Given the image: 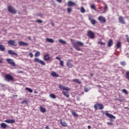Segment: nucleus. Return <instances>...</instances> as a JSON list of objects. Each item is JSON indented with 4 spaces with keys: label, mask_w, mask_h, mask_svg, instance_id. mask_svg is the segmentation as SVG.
<instances>
[{
    "label": "nucleus",
    "mask_w": 129,
    "mask_h": 129,
    "mask_svg": "<svg viewBox=\"0 0 129 129\" xmlns=\"http://www.w3.org/2000/svg\"><path fill=\"white\" fill-rule=\"evenodd\" d=\"M72 45L77 51H81V48L79 47H82L84 45L82 42L77 41L76 42H72Z\"/></svg>",
    "instance_id": "nucleus-1"
},
{
    "label": "nucleus",
    "mask_w": 129,
    "mask_h": 129,
    "mask_svg": "<svg viewBox=\"0 0 129 129\" xmlns=\"http://www.w3.org/2000/svg\"><path fill=\"white\" fill-rule=\"evenodd\" d=\"M5 80L7 82L10 81H14V77L10 75V74H6L5 75Z\"/></svg>",
    "instance_id": "nucleus-2"
},
{
    "label": "nucleus",
    "mask_w": 129,
    "mask_h": 129,
    "mask_svg": "<svg viewBox=\"0 0 129 129\" xmlns=\"http://www.w3.org/2000/svg\"><path fill=\"white\" fill-rule=\"evenodd\" d=\"M94 109L95 110H97L98 109H103L104 108V107H103V105L101 104H99L98 103H96L94 106Z\"/></svg>",
    "instance_id": "nucleus-3"
},
{
    "label": "nucleus",
    "mask_w": 129,
    "mask_h": 129,
    "mask_svg": "<svg viewBox=\"0 0 129 129\" xmlns=\"http://www.w3.org/2000/svg\"><path fill=\"white\" fill-rule=\"evenodd\" d=\"M87 36L90 38V39H94L95 38V35H94V32L91 30H88L87 32Z\"/></svg>",
    "instance_id": "nucleus-4"
},
{
    "label": "nucleus",
    "mask_w": 129,
    "mask_h": 129,
    "mask_svg": "<svg viewBox=\"0 0 129 129\" xmlns=\"http://www.w3.org/2000/svg\"><path fill=\"white\" fill-rule=\"evenodd\" d=\"M8 10L10 13H11V14H17V10L12 7V6H8Z\"/></svg>",
    "instance_id": "nucleus-5"
},
{
    "label": "nucleus",
    "mask_w": 129,
    "mask_h": 129,
    "mask_svg": "<svg viewBox=\"0 0 129 129\" xmlns=\"http://www.w3.org/2000/svg\"><path fill=\"white\" fill-rule=\"evenodd\" d=\"M6 62L8 63V64H10V65H11V66H13V67H16V63L14 61V60H13L12 58L6 59Z\"/></svg>",
    "instance_id": "nucleus-6"
},
{
    "label": "nucleus",
    "mask_w": 129,
    "mask_h": 129,
    "mask_svg": "<svg viewBox=\"0 0 129 129\" xmlns=\"http://www.w3.org/2000/svg\"><path fill=\"white\" fill-rule=\"evenodd\" d=\"M34 62H37V63H39L41 65H43V66L46 65V63H45V62L44 61L40 59V58H39L36 57L34 59Z\"/></svg>",
    "instance_id": "nucleus-7"
},
{
    "label": "nucleus",
    "mask_w": 129,
    "mask_h": 129,
    "mask_svg": "<svg viewBox=\"0 0 129 129\" xmlns=\"http://www.w3.org/2000/svg\"><path fill=\"white\" fill-rule=\"evenodd\" d=\"M105 115L109 117V118H111L112 119H115L116 117L113 115L108 113V111H106L105 113Z\"/></svg>",
    "instance_id": "nucleus-8"
},
{
    "label": "nucleus",
    "mask_w": 129,
    "mask_h": 129,
    "mask_svg": "<svg viewBox=\"0 0 129 129\" xmlns=\"http://www.w3.org/2000/svg\"><path fill=\"white\" fill-rule=\"evenodd\" d=\"M98 20L102 23H104L106 22V19H105V17L101 16H99Z\"/></svg>",
    "instance_id": "nucleus-9"
},
{
    "label": "nucleus",
    "mask_w": 129,
    "mask_h": 129,
    "mask_svg": "<svg viewBox=\"0 0 129 129\" xmlns=\"http://www.w3.org/2000/svg\"><path fill=\"white\" fill-rule=\"evenodd\" d=\"M8 44H9V45H11V46H18V44L15 40H10L8 41Z\"/></svg>",
    "instance_id": "nucleus-10"
},
{
    "label": "nucleus",
    "mask_w": 129,
    "mask_h": 129,
    "mask_svg": "<svg viewBox=\"0 0 129 129\" xmlns=\"http://www.w3.org/2000/svg\"><path fill=\"white\" fill-rule=\"evenodd\" d=\"M58 88L59 89H61V90H66V91H69V90H70V89H69V88L63 86H62V85H59L58 86Z\"/></svg>",
    "instance_id": "nucleus-11"
},
{
    "label": "nucleus",
    "mask_w": 129,
    "mask_h": 129,
    "mask_svg": "<svg viewBox=\"0 0 129 129\" xmlns=\"http://www.w3.org/2000/svg\"><path fill=\"white\" fill-rule=\"evenodd\" d=\"M70 61L73 62V60L69 59V61L67 62V66L68 68H72L73 67V64Z\"/></svg>",
    "instance_id": "nucleus-12"
},
{
    "label": "nucleus",
    "mask_w": 129,
    "mask_h": 129,
    "mask_svg": "<svg viewBox=\"0 0 129 129\" xmlns=\"http://www.w3.org/2000/svg\"><path fill=\"white\" fill-rule=\"evenodd\" d=\"M4 121L5 122H7V123H15V122H16V121L14 119H6Z\"/></svg>",
    "instance_id": "nucleus-13"
},
{
    "label": "nucleus",
    "mask_w": 129,
    "mask_h": 129,
    "mask_svg": "<svg viewBox=\"0 0 129 129\" xmlns=\"http://www.w3.org/2000/svg\"><path fill=\"white\" fill-rule=\"evenodd\" d=\"M118 21L119 23H120L122 25H125V21H124V20H123V17H122V16H120L119 17Z\"/></svg>",
    "instance_id": "nucleus-14"
},
{
    "label": "nucleus",
    "mask_w": 129,
    "mask_h": 129,
    "mask_svg": "<svg viewBox=\"0 0 129 129\" xmlns=\"http://www.w3.org/2000/svg\"><path fill=\"white\" fill-rule=\"evenodd\" d=\"M43 59L44 61H49L51 57H50V55L49 54H46L44 55Z\"/></svg>",
    "instance_id": "nucleus-15"
},
{
    "label": "nucleus",
    "mask_w": 129,
    "mask_h": 129,
    "mask_svg": "<svg viewBox=\"0 0 129 129\" xmlns=\"http://www.w3.org/2000/svg\"><path fill=\"white\" fill-rule=\"evenodd\" d=\"M8 54H9V55H14L15 56H18L17 53L14 51L13 50H9Z\"/></svg>",
    "instance_id": "nucleus-16"
},
{
    "label": "nucleus",
    "mask_w": 129,
    "mask_h": 129,
    "mask_svg": "<svg viewBox=\"0 0 129 129\" xmlns=\"http://www.w3.org/2000/svg\"><path fill=\"white\" fill-rule=\"evenodd\" d=\"M60 124L62 125V126H63V127H66V126H68V124L67 122H66L65 121H62V119L60 120Z\"/></svg>",
    "instance_id": "nucleus-17"
},
{
    "label": "nucleus",
    "mask_w": 129,
    "mask_h": 129,
    "mask_svg": "<svg viewBox=\"0 0 129 129\" xmlns=\"http://www.w3.org/2000/svg\"><path fill=\"white\" fill-rule=\"evenodd\" d=\"M73 6H76V4H75V3L72 2V1L68 2V7H73Z\"/></svg>",
    "instance_id": "nucleus-18"
},
{
    "label": "nucleus",
    "mask_w": 129,
    "mask_h": 129,
    "mask_svg": "<svg viewBox=\"0 0 129 129\" xmlns=\"http://www.w3.org/2000/svg\"><path fill=\"white\" fill-rule=\"evenodd\" d=\"M89 21H90L91 23L93 26H94V25H95V24H96V21L94 19H91V18L90 17H89Z\"/></svg>",
    "instance_id": "nucleus-19"
},
{
    "label": "nucleus",
    "mask_w": 129,
    "mask_h": 129,
    "mask_svg": "<svg viewBox=\"0 0 129 129\" xmlns=\"http://www.w3.org/2000/svg\"><path fill=\"white\" fill-rule=\"evenodd\" d=\"M73 82L74 83H77L78 84H81V81L78 79H74L72 80Z\"/></svg>",
    "instance_id": "nucleus-20"
},
{
    "label": "nucleus",
    "mask_w": 129,
    "mask_h": 129,
    "mask_svg": "<svg viewBox=\"0 0 129 129\" xmlns=\"http://www.w3.org/2000/svg\"><path fill=\"white\" fill-rule=\"evenodd\" d=\"M112 45H113V41H112V39H109L108 41L107 46L111 47Z\"/></svg>",
    "instance_id": "nucleus-21"
},
{
    "label": "nucleus",
    "mask_w": 129,
    "mask_h": 129,
    "mask_svg": "<svg viewBox=\"0 0 129 129\" xmlns=\"http://www.w3.org/2000/svg\"><path fill=\"white\" fill-rule=\"evenodd\" d=\"M115 47H116V49H119V48H121V42H120V41H117L115 45Z\"/></svg>",
    "instance_id": "nucleus-22"
},
{
    "label": "nucleus",
    "mask_w": 129,
    "mask_h": 129,
    "mask_svg": "<svg viewBox=\"0 0 129 129\" xmlns=\"http://www.w3.org/2000/svg\"><path fill=\"white\" fill-rule=\"evenodd\" d=\"M51 75L52 77H60V76L58 74L56 73L55 72H52L51 73Z\"/></svg>",
    "instance_id": "nucleus-23"
},
{
    "label": "nucleus",
    "mask_w": 129,
    "mask_h": 129,
    "mask_svg": "<svg viewBox=\"0 0 129 129\" xmlns=\"http://www.w3.org/2000/svg\"><path fill=\"white\" fill-rule=\"evenodd\" d=\"M62 93L63 94V95H64V96H66L67 98H69L70 96V95H69V92L62 91Z\"/></svg>",
    "instance_id": "nucleus-24"
},
{
    "label": "nucleus",
    "mask_w": 129,
    "mask_h": 129,
    "mask_svg": "<svg viewBox=\"0 0 129 129\" xmlns=\"http://www.w3.org/2000/svg\"><path fill=\"white\" fill-rule=\"evenodd\" d=\"M20 46H28V43L24 42V41H19L18 42Z\"/></svg>",
    "instance_id": "nucleus-25"
},
{
    "label": "nucleus",
    "mask_w": 129,
    "mask_h": 129,
    "mask_svg": "<svg viewBox=\"0 0 129 129\" xmlns=\"http://www.w3.org/2000/svg\"><path fill=\"white\" fill-rule=\"evenodd\" d=\"M0 51H2V52L6 51V46L0 44Z\"/></svg>",
    "instance_id": "nucleus-26"
},
{
    "label": "nucleus",
    "mask_w": 129,
    "mask_h": 129,
    "mask_svg": "<svg viewBox=\"0 0 129 129\" xmlns=\"http://www.w3.org/2000/svg\"><path fill=\"white\" fill-rule=\"evenodd\" d=\"M46 41L47 42H48V43H54V39H52V38H47L46 39Z\"/></svg>",
    "instance_id": "nucleus-27"
},
{
    "label": "nucleus",
    "mask_w": 129,
    "mask_h": 129,
    "mask_svg": "<svg viewBox=\"0 0 129 129\" xmlns=\"http://www.w3.org/2000/svg\"><path fill=\"white\" fill-rule=\"evenodd\" d=\"M39 109H40V111H41V112H42V113H44L46 112V109L45 108H43L42 106H40L39 107Z\"/></svg>",
    "instance_id": "nucleus-28"
},
{
    "label": "nucleus",
    "mask_w": 129,
    "mask_h": 129,
    "mask_svg": "<svg viewBox=\"0 0 129 129\" xmlns=\"http://www.w3.org/2000/svg\"><path fill=\"white\" fill-rule=\"evenodd\" d=\"M1 126L2 127V128H6V127H8V125L6 124V123H2L1 124Z\"/></svg>",
    "instance_id": "nucleus-29"
},
{
    "label": "nucleus",
    "mask_w": 129,
    "mask_h": 129,
    "mask_svg": "<svg viewBox=\"0 0 129 129\" xmlns=\"http://www.w3.org/2000/svg\"><path fill=\"white\" fill-rule=\"evenodd\" d=\"M58 42L59 43H60V44H62L63 45L66 44V42L62 39H59Z\"/></svg>",
    "instance_id": "nucleus-30"
},
{
    "label": "nucleus",
    "mask_w": 129,
    "mask_h": 129,
    "mask_svg": "<svg viewBox=\"0 0 129 129\" xmlns=\"http://www.w3.org/2000/svg\"><path fill=\"white\" fill-rule=\"evenodd\" d=\"M71 113H72V114H73V115L74 116H78V114H77L76 113V112L75 111L72 110V111H71Z\"/></svg>",
    "instance_id": "nucleus-31"
},
{
    "label": "nucleus",
    "mask_w": 129,
    "mask_h": 129,
    "mask_svg": "<svg viewBox=\"0 0 129 129\" xmlns=\"http://www.w3.org/2000/svg\"><path fill=\"white\" fill-rule=\"evenodd\" d=\"M25 90L29 91V92H30V93H32L33 92V90H32V89H31L29 87H26Z\"/></svg>",
    "instance_id": "nucleus-32"
},
{
    "label": "nucleus",
    "mask_w": 129,
    "mask_h": 129,
    "mask_svg": "<svg viewBox=\"0 0 129 129\" xmlns=\"http://www.w3.org/2000/svg\"><path fill=\"white\" fill-rule=\"evenodd\" d=\"M40 55H41L40 51H36V52L35 53V57H39Z\"/></svg>",
    "instance_id": "nucleus-33"
},
{
    "label": "nucleus",
    "mask_w": 129,
    "mask_h": 129,
    "mask_svg": "<svg viewBox=\"0 0 129 129\" xmlns=\"http://www.w3.org/2000/svg\"><path fill=\"white\" fill-rule=\"evenodd\" d=\"M91 9H92V10H94V11H96V7H95V5H92L90 6Z\"/></svg>",
    "instance_id": "nucleus-34"
},
{
    "label": "nucleus",
    "mask_w": 129,
    "mask_h": 129,
    "mask_svg": "<svg viewBox=\"0 0 129 129\" xmlns=\"http://www.w3.org/2000/svg\"><path fill=\"white\" fill-rule=\"evenodd\" d=\"M50 97H51V98H53V99H55V98H56V95H55V94H50L49 95Z\"/></svg>",
    "instance_id": "nucleus-35"
},
{
    "label": "nucleus",
    "mask_w": 129,
    "mask_h": 129,
    "mask_svg": "<svg viewBox=\"0 0 129 129\" xmlns=\"http://www.w3.org/2000/svg\"><path fill=\"white\" fill-rule=\"evenodd\" d=\"M126 78L127 79V80L129 81V71H127L126 72V76H125Z\"/></svg>",
    "instance_id": "nucleus-36"
},
{
    "label": "nucleus",
    "mask_w": 129,
    "mask_h": 129,
    "mask_svg": "<svg viewBox=\"0 0 129 129\" xmlns=\"http://www.w3.org/2000/svg\"><path fill=\"white\" fill-rule=\"evenodd\" d=\"M59 63L61 67H64V61H63V60H60Z\"/></svg>",
    "instance_id": "nucleus-37"
},
{
    "label": "nucleus",
    "mask_w": 129,
    "mask_h": 129,
    "mask_svg": "<svg viewBox=\"0 0 129 129\" xmlns=\"http://www.w3.org/2000/svg\"><path fill=\"white\" fill-rule=\"evenodd\" d=\"M122 92H123L124 93H125V94H128L127 91H126V90H125L124 89L122 90Z\"/></svg>",
    "instance_id": "nucleus-38"
},
{
    "label": "nucleus",
    "mask_w": 129,
    "mask_h": 129,
    "mask_svg": "<svg viewBox=\"0 0 129 129\" xmlns=\"http://www.w3.org/2000/svg\"><path fill=\"white\" fill-rule=\"evenodd\" d=\"M120 64L122 65V66H125L126 65V63H125V61H121Z\"/></svg>",
    "instance_id": "nucleus-39"
},
{
    "label": "nucleus",
    "mask_w": 129,
    "mask_h": 129,
    "mask_svg": "<svg viewBox=\"0 0 129 129\" xmlns=\"http://www.w3.org/2000/svg\"><path fill=\"white\" fill-rule=\"evenodd\" d=\"M67 11L68 13H71V12H72V8H67Z\"/></svg>",
    "instance_id": "nucleus-40"
},
{
    "label": "nucleus",
    "mask_w": 129,
    "mask_h": 129,
    "mask_svg": "<svg viewBox=\"0 0 129 129\" xmlns=\"http://www.w3.org/2000/svg\"><path fill=\"white\" fill-rule=\"evenodd\" d=\"M81 12L83 13H84V12H85V9H84V8H83V7H82L81 8Z\"/></svg>",
    "instance_id": "nucleus-41"
},
{
    "label": "nucleus",
    "mask_w": 129,
    "mask_h": 129,
    "mask_svg": "<svg viewBox=\"0 0 129 129\" xmlns=\"http://www.w3.org/2000/svg\"><path fill=\"white\" fill-rule=\"evenodd\" d=\"M107 11V5L106 4L104 5V13Z\"/></svg>",
    "instance_id": "nucleus-42"
},
{
    "label": "nucleus",
    "mask_w": 129,
    "mask_h": 129,
    "mask_svg": "<svg viewBox=\"0 0 129 129\" xmlns=\"http://www.w3.org/2000/svg\"><path fill=\"white\" fill-rule=\"evenodd\" d=\"M36 22H37V23H43V21L40 20V19H37Z\"/></svg>",
    "instance_id": "nucleus-43"
},
{
    "label": "nucleus",
    "mask_w": 129,
    "mask_h": 129,
    "mask_svg": "<svg viewBox=\"0 0 129 129\" xmlns=\"http://www.w3.org/2000/svg\"><path fill=\"white\" fill-rule=\"evenodd\" d=\"M29 55L31 58H33V57H34V54H33V53L32 52L29 53Z\"/></svg>",
    "instance_id": "nucleus-44"
},
{
    "label": "nucleus",
    "mask_w": 129,
    "mask_h": 129,
    "mask_svg": "<svg viewBox=\"0 0 129 129\" xmlns=\"http://www.w3.org/2000/svg\"><path fill=\"white\" fill-rule=\"evenodd\" d=\"M84 91L85 92H88V91H89V89L88 88H85Z\"/></svg>",
    "instance_id": "nucleus-45"
},
{
    "label": "nucleus",
    "mask_w": 129,
    "mask_h": 129,
    "mask_svg": "<svg viewBox=\"0 0 129 129\" xmlns=\"http://www.w3.org/2000/svg\"><path fill=\"white\" fill-rule=\"evenodd\" d=\"M24 103H25V104H27L28 102L26 100H24V101L21 102V104H24Z\"/></svg>",
    "instance_id": "nucleus-46"
},
{
    "label": "nucleus",
    "mask_w": 129,
    "mask_h": 129,
    "mask_svg": "<svg viewBox=\"0 0 129 129\" xmlns=\"http://www.w3.org/2000/svg\"><path fill=\"white\" fill-rule=\"evenodd\" d=\"M55 59H56L57 60H59V61H61V57H60L59 56H56L55 57Z\"/></svg>",
    "instance_id": "nucleus-47"
},
{
    "label": "nucleus",
    "mask_w": 129,
    "mask_h": 129,
    "mask_svg": "<svg viewBox=\"0 0 129 129\" xmlns=\"http://www.w3.org/2000/svg\"><path fill=\"white\" fill-rule=\"evenodd\" d=\"M107 124H108L109 125H113V123L109 122H107Z\"/></svg>",
    "instance_id": "nucleus-48"
},
{
    "label": "nucleus",
    "mask_w": 129,
    "mask_h": 129,
    "mask_svg": "<svg viewBox=\"0 0 129 129\" xmlns=\"http://www.w3.org/2000/svg\"><path fill=\"white\" fill-rule=\"evenodd\" d=\"M98 43L100 44L101 45H105V43L102 42H99Z\"/></svg>",
    "instance_id": "nucleus-49"
},
{
    "label": "nucleus",
    "mask_w": 129,
    "mask_h": 129,
    "mask_svg": "<svg viewBox=\"0 0 129 129\" xmlns=\"http://www.w3.org/2000/svg\"><path fill=\"white\" fill-rule=\"evenodd\" d=\"M57 3H59V4H61L62 3V0H56Z\"/></svg>",
    "instance_id": "nucleus-50"
},
{
    "label": "nucleus",
    "mask_w": 129,
    "mask_h": 129,
    "mask_svg": "<svg viewBox=\"0 0 129 129\" xmlns=\"http://www.w3.org/2000/svg\"><path fill=\"white\" fill-rule=\"evenodd\" d=\"M88 129L91 128V126L88 125Z\"/></svg>",
    "instance_id": "nucleus-51"
},
{
    "label": "nucleus",
    "mask_w": 129,
    "mask_h": 129,
    "mask_svg": "<svg viewBox=\"0 0 129 129\" xmlns=\"http://www.w3.org/2000/svg\"><path fill=\"white\" fill-rule=\"evenodd\" d=\"M124 109H128L129 110V108L127 107H124Z\"/></svg>",
    "instance_id": "nucleus-52"
},
{
    "label": "nucleus",
    "mask_w": 129,
    "mask_h": 129,
    "mask_svg": "<svg viewBox=\"0 0 129 129\" xmlns=\"http://www.w3.org/2000/svg\"><path fill=\"white\" fill-rule=\"evenodd\" d=\"M45 128H46V129H50V128H49V126H46L45 127Z\"/></svg>",
    "instance_id": "nucleus-53"
},
{
    "label": "nucleus",
    "mask_w": 129,
    "mask_h": 129,
    "mask_svg": "<svg viewBox=\"0 0 129 129\" xmlns=\"http://www.w3.org/2000/svg\"><path fill=\"white\" fill-rule=\"evenodd\" d=\"M1 86L2 87H4L5 85H4V84H1Z\"/></svg>",
    "instance_id": "nucleus-54"
},
{
    "label": "nucleus",
    "mask_w": 129,
    "mask_h": 129,
    "mask_svg": "<svg viewBox=\"0 0 129 129\" xmlns=\"http://www.w3.org/2000/svg\"><path fill=\"white\" fill-rule=\"evenodd\" d=\"M51 25L52 26H54V23H53V22H51Z\"/></svg>",
    "instance_id": "nucleus-55"
},
{
    "label": "nucleus",
    "mask_w": 129,
    "mask_h": 129,
    "mask_svg": "<svg viewBox=\"0 0 129 129\" xmlns=\"http://www.w3.org/2000/svg\"><path fill=\"white\" fill-rule=\"evenodd\" d=\"M34 93H35V94H37V93H38V92H37V91H34Z\"/></svg>",
    "instance_id": "nucleus-56"
},
{
    "label": "nucleus",
    "mask_w": 129,
    "mask_h": 129,
    "mask_svg": "<svg viewBox=\"0 0 129 129\" xmlns=\"http://www.w3.org/2000/svg\"><path fill=\"white\" fill-rule=\"evenodd\" d=\"M91 76H93V74H91Z\"/></svg>",
    "instance_id": "nucleus-57"
},
{
    "label": "nucleus",
    "mask_w": 129,
    "mask_h": 129,
    "mask_svg": "<svg viewBox=\"0 0 129 129\" xmlns=\"http://www.w3.org/2000/svg\"><path fill=\"white\" fill-rule=\"evenodd\" d=\"M2 60H0V63H2Z\"/></svg>",
    "instance_id": "nucleus-58"
}]
</instances>
